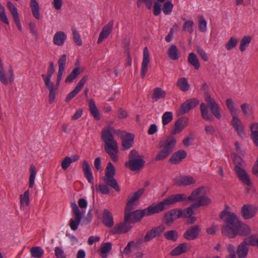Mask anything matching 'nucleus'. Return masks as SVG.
I'll return each instance as SVG.
<instances>
[{
  "mask_svg": "<svg viewBox=\"0 0 258 258\" xmlns=\"http://www.w3.org/2000/svg\"><path fill=\"white\" fill-rule=\"evenodd\" d=\"M112 133L116 134L121 139L122 150H128L133 146L135 136L132 133L115 130L111 127L102 132L101 138L104 143L105 151L110 156L112 160L116 162L118 160L117 154L118 150L117 143L114 140Z\"/></svg>",
  "mask_w": 258,
  "mask_h": 258,
  "instance_id": "nucleus-1",
  "label": "nucleus"
},
{
  "mask_svg": "<svg viewBox=\"0 0 258 258\" xmlns=\"http://www.w3.org/2000/svg\"><path fill=\"white\" fill-rule=\"evenodd\" d=\"M187 123L188 118L185 117H180L175 121L170 132L171 136L167 137L165 140L159 141V148L162 149L156 155L155 161L163 160L172 152L177 142L176 138L173 135L181 132L187 125Z\"/></svg>",
  "mask_w": 258,
  "mask_h": 258,
  "instance_id": "nucleus-2",
  "label": "nucleus"
},
{
  "mask_svg": "<svg viewBox=\"0 0 258 258\" xmlns=\"http://www.w3.org/2000/svg\"><path fill=\"white\" fill-rule=\"evenodd\" d=\"M229 207L225 206V209L220 213V218L224 222L221 228L222 234L230 238H233L237 235V232L240 226L241 221L237 215L229 211Z\"/></svg>",
  "mask_w": 258,
  "mask_h": 258,
  "instance_id": "nucleus-3",
  "label": "nucleus"
},
{
  "mask_svg": "<svg viewBox=\"0 0 258 258\" xmlns=\"http://www.w3.org/2000/svg\"><path fill=\"white\" fill-rule=\"evenodd\" d=\"M64 71V70L58 69L55 85H54L53 83L50 80L51 78L55 71L53 62H50L49 63V66L47 72V75H45V74H42L41 75V77L44 80L45 85L49 91L48 101L50 104H52L55 101L56 95L57 94V90L59 86Z\"/></svg>",
  "mask_w": 258,
  "mask_h": 258,
  "instance_id": "nucleus-4",
  "label": "nucleus"
},
{
  "mask_svg": "<svg viewBox=\"0 0 258 258\" xmlns=\"http://www.w3.org/2000/svg\"><path fill=\"white\" fill-rule=\"evenodd\" d=\"M205 99L207 104L202 103L200 105V111L202 118L207 121H213L214 118L209 112L208 106L210 108L212 113L218 119L221 117L220 108L218 104L215 100L212 98L208 92L204 93Z\"/></svg>",
  "mask_w": 258,
  "mask_h": 258,
  "instance_id": "nucleus-5",
  "label": "nucleus"
},
{
  "mask_svg": "<svg viewBox=\"0 0 258 258\" xmlns=\"http://www.w3.org/2000/svg\"><path fill=\"white\" fill-rule=\"evenodd\" d=\"M115 173L114 166L111 162H108L105 170V175L103 177V180L105 184L111 187L116 191L119 192L120 189L114 178Z\"/></svg>",
  "mask_w": 258,
  "mask_h": 258,
  "instance_id": "nucleus-6",
  "label": "nucleus"
},
{
  "mask_svg": "<svg viewBox=\"0 0 258 258\" xmlns=\"http://www.w3.org/2000/svg\"><path fill=\"white\" fill-rule=\"evenodd\" d=\"M128 161L125 165L131 171H136L141 169L144 165L145 161L135 150H132L128 155Z\"/></svg>",
  "mask_w": 258,
  "mask_h": 258,
  "instance_id": "nucleus-7",
  "label": "nucleus"
},
{
  "mask_svg": "<svg viewBox=\"0 0 258 258\" xmlns=\"http://www.w3.org/2000/svg\"><path fill=\"white\" fill-rule=\"evenodd\" d=\"M71 208L73 213L74 219L72 218L70 221V226L71 229L73 230H76L81 222L82 214L79 207L75 203H72Z\"/></svg>",
  "mask_w": 258,
  "mask_h": 258,
  "instance_id": "nucleus-8",
  "label": "nucleus"
},
{
  "mask_svg": "<svg viewBox=\"0 0 258 258\" xmlns=\"http://www.w3.org/2000/svg\"><path fill=\"white\" fill-rule=\"evenodd\" d=\"M182 212L181 209H173L166 212L164 216V222L166 225H171L173 222L182 217Z\"/></svg>",
  "mask_w": 258,
  "mask_h": 258,
  "instance_id": "nucleus-9",
  "label": "nucleus"
},
{
  "mask_svg": "<svg viewBox=\"0 0 258 258\" xmlns=\"http://www.w3.org/2000/svg\"><path fill=\"white\" fill-rule=\"evenodd\" d=\"M200 103V101L196 98H192L186 100L180 106L178 115H183L189 112L192 108H195Z\"/></svg>",
  "mask_w": 258,
  "mask_h": 258,
  "instance_id": "nucleus-10",
  "label": "nucleus"
},
{
  "mask_svg": "<svg viewBox=\"0 0 258 258\" xmlns=\"http://www.w3.org/2000/svg\"><path fill=\"white\" fill-rule=\"evenodd\" d=\"M201 231V228L199 225L189 226L183 234V237L188 241L197 239Z\"/></svg>",
  "mask_w": 258,
  "mask_h": 258,
  "instance_id": "nucleus-11",
  "label": "nucleus"
},
{
  "mask_svg": "<svg viewBox=\"0 0 258 258\" xmlns=\"http://www.w3.org/2000/svg\"><path fill=\"white\" fill-rule=\"evenodd\" d=\"M168 206V204L165 199L163 201L159 202L158 204H152L151 205L149 206L146 209L147 214L149 216L155 214L159 213L167 209Z\"/></svg>",
  "mask_w": 258,
  "mask_h": 258,
  "instance_id": "nucleus-12",
  "label": "nucleus"
},
{
  "mask_svg": "<svg viewBox=\"0 0 258 258\" xmlns=\"http://www.w3.org/2000/svg\"><path fill=\"white\" fill-rule=\"evenodd\" d=\"M165 227L163 225H160L157 227L152 228L150 230L147 231L144 238V241L148 242L156 237L160 236L164 231Z\"/></svg>",
  "mask_w": 258,
  "mask_h": 258,
  "instance_id": "nucleus-13",
  "label": "nucleus"
},
{
  "mask_svg": "<svg viewBox=\"0 0 258 258\" xmlns=\"http://www.w3.org/2000/svg\"><path fill=\"white\" fill-rule=\"evenodd\" d=\"M88 78L87 75H85L82 78L75 89L67 95L65 99L66 102H69L79 93L86 83Z\"/></svg>",
  "mask_w": 258,
  "mask_h": 258,
  "instance_id": "nucleus-14",
  "label": "nucleus"
},
{
  "mask_svg": "<svg viewBox=\"0 0 258 258\" xmlns=\"http://www.w3.org/2000/svg\"><path fill=\"white\" fill-rule=\"evenodd\" d=\"M131 224L130 222H125L124 220L123 222H120L114 226L111 230V233L112 234L126 233L132 229Z\"/></svg>",
  "mask_w": 258,
  "mask_h": 258,
  "instance_id": "nucleus-15",
  "label": "nucleus"
},
{
  "mask_svg": "<svg viewBox=\"0 0 258 258\" xmlns=\"http://www.w3.org/2000/svg\"><path fill=\"white\" fill-rule=\"evenodd\" d=\"M257 211L256 208L251 205H244L241 208V215L245 219H249L254 216Z\"/></svg>",
  "mask_w": 258,
  "mask_h": 258,
  "instance_id": "nucleus-16",
  "label": "nucleus"
},
{
  "mask_svg": "<svg viewBox=\"0 0 258 258\" xmlns=\"http://www.w3.org/2000/svg\"><path fill=\"white\" fill-rule=\"evenodd\" d=\"M234 170L237 174L239 179L245 185L250 186L251 184L250 178L248 174L242 167L234 166Z\"/></svg>",
  "mask_w": 258,
  "mask_h": 258,
  "instance_id": "nucleus-17",
  "label": "nucleus"
},
{
  "mask_svg": "<svg viewBox=\"0 0 258 258\" xmlns=\"http://www.w3.org/2000/svg\"><path fill=\"white\" fill-rule=\"evenodd\" d=\"M113 26V20H112L103 27L97 40L98 44L101 43L104 39L108 37L112 32Z\"/></svg>",
  "mask_w": 258,
  "mask_h": 258,
  "instance_id": "nucleus-18",
  "label": "nucleus"
},
{
  "mask_svg": "<svg viewBox=\"0 0 258 258\" xmlns=\"http://www.w3.org/2000/svg\"><path fill=\"white\" fill-rule=\"evenodd\" d=\"M150 62V54L148 48L145 47L143 50V58L142 62V68L141 72V76L142 78H144L147 71L148 65Z\"/></svg>",
  "mask_w": 258,
  "mask_h": 258,
  "instance_id": "nucleus-19",
  "label": "nucleus"
},
{
  "mask_svg": "<svg viewBox=\"0 0 258 258\" xmlns=\"http://www.w3.org/2000/svg\"><path fill=\"white\" fill-rule=\"evenodd\" d=\"M168 206L173 205L176 203L185 202L187 203L186 196L183 194L171 195L165 199Z\"/></svg>",
  "mask_w": 258,
  "mask_h": 258,
  "instance_id": "nucleus-20",
  "label": "nucleus"
},
{
  "mask_svg": "<svg viewBox=\"0 0 258 258\" xmlns=\"http://www.w3.org/2000/svg\"><path fill=\"white\" fill-rule=\"evenodd\" d=\"M195 183L194 177L189 175L180 176L175 178V183L178 186H187Z\"/></svg>",
  "mask_w": 258,
  "mask_h": 258,
  "instance_id": "nucleus-21",
  "label": "nucleus"
},
{
  "mask_svg": "<svg viewBox=\"0 0 258 258\" xmlns=\"http://www.w3.org/2000/svg\"><path fill=\"white\" fill-rule=\"evenodd\" d=\"M132 214L133 216L130 217L129 220L127 221L130 222L132 224L140 222L144 216H148L146 208L143 210H137Z\"/></svg>",
  "mask_w": 258,
  "mask_h": 258,
  "instance_id": "nucleus-22",
  "label": "nucleus"
},
{
  "mask_svg": "<svg viewBox=\"0 0 258 258\" xmlns=\"http://www.w3.org/2000/svg\"><path fill=\"white\" fill-rule=\"evenodd\" d=\"M187 153L183 150H180L174 153L170 157L168 162L170 163L177 164L179 163L186 157Z\"/></svg>",
  "mask_w": 258,
  "mask_h": 258,
  "instance_id": "nucleus-23",
  "label": "nucleus"
},
{
  "mask_svg": "<svg viewBox=\"0 0 258 258\" xmlns=\"http://www.w3.org/2000/svg\"><path fill=\"white\" fill-rule=\"evenodd\" d=\"M231 124L236 131L238 135L243 138L245 136V133L244 132V126L242 125L241 121L236 116L232 118L231 120Z\"/></svg>",
  "mask_w": 258,
  "mask_h": 258,
  "instance_id": "nucleus-24",
  "label": "nucleus"
},
{
  "mask_svg": "<svg viewBox=\"0 0 258 258\" xmlns=\"http://www.w3.org/2000/svg\"><path fill=\"white\" fill-rule=\"evenodd\" d=\"M102 223L107 227H112L113 226V217L112 213L108 209L103 210L102 215Z\"/></svg>",
  "mask_w": 258,
  "mask_h": 258,
  "instance_id": "nucleus-25",
  "label": "nucleus"
},
{
  "mask_svg": "<svg viewBox=\"0 0 258 258\" xmlns=\"http://www.w3.org/2000/svg\"><path fill=\"white\" fill-rule=\"evenodd\" d=\"M190 248V246L187 243L180 244L170 252L171 255H178L182 253L188 251Z\"/></svg>",
  "mask_w": 258,
  "mask_h": 258,
  "instance_id": "nucleus-26",
  "label": "nucleus"
},
{
  "mask_svg": "<svg viewBox=\"0 0 258 258\" xmlns=\"http://www.w3.org/2000/svg\"><path fill=\"white\" fill-rule=\"evenodd\" d=\"M249 248L247 246L246 240L243 241L237 247L236 252L239 258L246 257Z\"/></svg>",
  "mask_w": 258,
  "mask_h": 258,
  "instance_id": "nucleus-27",
  "label": "nucleus"
},
{
  "mask_svg": "<svg viewBox=\"0 0 258 258\" xmlns=\"http://www.w3.org/2000/svg\"><path fill=\"white\" fill-rule=\"evenodd\" d=\"M82 169L84 172L85 176L87 180L92 183L93 181V177L92 173L91 170L90 165L86 160H84L83 162Z\"/></svg>",
  "mask_w": 258,
  "mask_h": 258,
  "instance_id": "nucleus-28",
  "label": "nucleus"
},
{
  "mask_svg": "<svg viewBox=\"0 0 258 258\" xmlns=\"http://www.w3.org/2000/svg\"><path fill=\"white\" fill-rule=\"evenodd\" d=\"M67 38V35L62 31H57L53 37V43L54 44L62 46Z\"/></svg>",
  "mask_w": 258,
  "mask_h": 258,
  "instance_id": "nucleus-29",
  "label": "nucleus"
},
{
  "mask_svg": "<svg viewBox=\"0 0 258 258\" xmlns=\"http://www.w3.org/2000/svg\"><path fill=\"white\" fill-rule=\"evenodd\" d=\"M167 54L168 57L173 60L178 59L180 57L178 49L175 44H172L169 47Z\"/></svg>",
  "mask_w": 258,
  "mask_h": 258,
  "instance_id": "nucleus-30",
  "label": "nucleus"
},
{
  "mask_svg": "<svg viewBox=\"0 0 258 258\" xmlns=\"http://www.w3.org/2000/svg\"><path fill=\"white\" fill-rule=\"evenodd\" d=\"M89 109L91 115L93 117L97 120H99L100 119V116L99 112L97 108L94 101L91 99L89 102Z\"/></svg>",
  "mask_w": 258,
  "mask_h": 258,
  "instance_id": "nucleus-31",
  "label": "nucleus"
},
{
  "mask_svg": "<svg viewBox=\"0 0 258 258\" xmlns=\"http://www.w3.org/2000/svg\"><path fill=\"white\" fill-rule=\"evenodd\" d=\"M166 92L160 87L155 88L153 90V93L152 96V99L154 101H157L159 99H163L165 97Z\"/></svg>",
  "mask_w": 258,
  "mask_h": 258,
  "instance_id": "nucleus-32",
  "label": "nucleus"
},
{
  "mask_svg": "<svg viewBox=\"0 0 258 258\" xmlns=\"http://www.w3.org/2000/svg\"><path fill=\"white\" fill-rule=\"evenodd\" d=\"M176 85L183 92L187 91L190 87L187 79L184 77L178 79L176 83Z\"/></svg>",
  "mask_w": 258,
  "mask_h": 258,
  "instance_id": "nucleus-33",
  "label": "nucleus"
},
{
  "mask_svg": "<svg viewBox=\"0 0 258 258\" xmlns=\"http://www.w3.org/2000/svg\"><path fill=\"white\" fill-rule=\"evenodd\" d=\"M135 209L134 203L128 200L124 210V221L127 222L130 217L133 216L132 211Z\"/></svg>",
  "mask_w": 258,
  "mask_h": 258,
  "instance_id": "nucleus-34",
  "label": "nucleus"
},
{
  "mask_svg": "<svg viewBox=\"0 0 258 258\" xmlns=\"http://www.w3.org/2000/svg\"><path fill=\"white\" fill-rule=\"evenodd\" d=\"M188 62L196 70H198L200 67V63L196 55L194 52H191L188 54Z\"/></svg>",
  "mask_w": 258,
  "mask_h": 258,
  "instance_id": "nucleus-35",
  "label": "nucleus"
},
{
  "mask_svg": "<svg viewBox=\"0 0 258 258\" xmlns=\"http://www.w3.org/2000/svg\"><path fill=\"white\" fill-rule=\"evenodd\" d=\"M212 203V200L206 196H200L198 202L194 203V206L199 208L201 206H206Z\"/></svg>",
  "mask_w": 258,
  "mask_h": 258,
  "instance_id": "nucleus-36",
  "label": "nucleus"
},
{
  "mask_svg": "<svg viewBox=\"0 0 258 258\" xmlns=\"http://www.w3.org/2000/svg\"><path fill=\"white\" fill-rule=\"evenodd\" d=\"M30 8L31 9L33 16L37 19L40 18L39 7L36 0H31Z\"/></svg>",
  "mask_w": 258,
  "mask_h": 258,
  "instance_id": "nucleus-37",
  "label": "nucleus"
},
{
  "mask_svg": "<svg viewBox=\"0 0 258 258\" xmlns=\"http://www.w3.org/2000/svg\"><path fill=\"white\" fill-rule=\"evenodd\" d=\"M82 72V71H80L79 68H75L66 79L65 83H68L73 82Z\"/></svg>",
  "mask_w": 258,
  "mask_h": 258,
  "instance_id": "nucleus-38",
  "label": "nucleus"
},
{
  "mask_svg": "<svg viewBox=\"0 0 258 258\" xmlns=\"http://www.w3.org/2000/svg\"><path fill=\"white\" fill-rule=\"evenodd\" d=\"M226 105L229 110L232 118L237 116L236 109L234 106V103L231 98L227 99L226 100Z\"/></svg>",
  "mask_w": 258,
  "mask_h": 258,
  "instance_id": "nucleus-39",
  "label": "nucleus"
},
{
  "mask_svg": "<svg viewBox=\"0 0 258 258\" xmlns=\"http://www.w3.org/2000/svg\"><path fill=\"white\" fill-rule=\"evenodd\" d=\"M164 236L168 240L176 241L178 239V234L177 231L171 230L165 232Z\"/></svg>",
  "mask_w": 258,
  "mask_h": 258,
  "instance_id": "nucleus-40",
  "label": "nucleus"
},
{
  "mask_svg": "<svg viewBox=\"0 0 258 258\" xmlns=\"http://www.w3.org/2000/svg\"><path fill=\"white\" fill-rule=\"evenodd\" d=\"M31 256L34 258H41L44 254V250L40 246L32 247L30 250Z\"/></svg>",
  "mask_w": 258,
  "mask_h": 258,
  "instance_id": "nucleus-41",
  "label": "nucleus"
},
{
  "mask_svg": "<svg viewBox=\"0 0 258 258\" xmlns=\"http://www.w3.org/2000/svg\"><path fill=\"white\" fill-rule=\"evenodd\" d=\"M112 248V244L110 242H106L103 243L100 248L101 253V256L102 258H106L107 255L105 254L111 251Z\"/></svg>",
  "mask_w": 258,
  "mask_h": 258,
  "instance_id": "nucleus-42",
  "label": "nucleus"
},
{
  "mask_svg": "<svg viewBox=\"0 0 258 258\" xmlns=\"http://www.w3.org/2000/svg\"><path fill=\"white\" fill-rule=\"evenodd\" d=\"M203 187L198 188L195 190H194L191 193L189 196H188V197H186L187 203H188L189 201H194L197 200H198L199 198V196L201 193V190H203Z\"/></svg>",
  "mask_w": 258,
  "mask_h": 258,
  "instance_id": "nucleus-43",
  "label": "nucleus"
},
{
  "mask_svg": "<svg viewBox=\"0 0 258 258\" xmlns=\"http://www.w3.org/2000/svg\"><path fill=\"white\" fill-rule=\"evenodd\" d=\"M237 233V235L246 236L250 233V228L248 225L243 224L241 221L240 226Z\"/></svg>",
  "mask_w": 258,
  "mask_h": 258,
  "instance_id": "nucleus-44",
  "label": "nucleus"
},
{
  "mask_svg": "<svg viewBox=\"0 0 258 258\" xmlns=\"http://www.w3.org/2000/svg\"><path fill=\"white\" fill-rule=\"evenodd\" d=\"M251 40V37L250 36H245L241 40L239 49L242 52L244 51L246 47L248 46Z\"/></svg>",
  "mask_w": 258,
  "mask_h": 258,
  "instance_id": "nucleus-45",
  "label": "nucleus"
},
{
  "mask_svg": "<svg viewBox=\"0 0 258 258\" xmlns=\"http://www.w3.org/2000/svg\"><path fill=\"white\" fill-rule=\"evenodd\" d=\"M198 208L197 207L194 206V203H193L191 206L186 208L184 210H182V216L181 218H187L188 217L192 216L194 214V209Z\"/></svg>",
  "mask_w": 258,
  "mask_h": 258,
  "instance_id": "nucleus-46",
  "label": "nucleus"
},
{
  "mask_svg": "<svg viewBox=\"0 0 258 258\" xmlns=\"http://www.w3.org/2000/svg\"><path fill=\"white\" fill-rule=\"evenodd\" d=\"M30 175L29 177V187L32 188L34 184V180L37 170L34 165H31L30 167Z\"/></svg>",
  "mask_w": 258,
  "mask_h": 258,
  "instance_id": "nucleus-47",
  "label": "nucleus"
},
{
  "mask_svg": "<svg viewBox=\"0 0 258 258\" xmlns=\"http://www.w3.org/2000/svg\"><path fill=\"white\" fill-rule=\"evenodd\" d=\"M173 119V114L171 112H165L162 115V124L165 125L170 122Z\"/></svg>",
  "mask_w": 258,
  "mask_h": 258,
  "instance_id": "nucleus-48",
  "label": "nucleus"
},
{
  "mask_svg": "<svg viewBox=\"0 0 258 258\" xmlns=\"http://www.w3.org/2000/svg\"><path fill=\"white\" fill-rule=\"evenodd\" d=\"M173 5L170 1H168L164 4L162 10L165 15H169L172 12Z\"/></svg>",
  "mask_w": 258,
  "mask_h": 258,
  "instance_id": "nucleus-49",
  "label": "nucleus"
},
{
  "mask_svg": "<svg viewBox=\"0 0 258 258\" xmlns=\"http://www.w3.org/2000/svg\"><path fill=\"white\" fill-rule=\"evenodd\" d=\"M20 199L21 205L25 204L26 206H28L29 204V190L25 191L23 195H21Z\"/></svg>",
  "mask_w": 258,
  "mask_h": 258,
  "instance_id": "nucleus-50",
  "label": "nucleus"
},
{
  "mask_svg": "<svg viewBox=\"0 0 258 258\" xmlns=\"http://www.w3.org/2000/svg\"><path fill=\"white\" fill-rule=\"evenodd\" d=\"M7 7L10 11L11 14L13 16V18L19 16L17 9L12 2L9 1L7 2Z\"/></svg>",
  "mask_w": 258,
  "mask_h": 258,
  "instance_id": "nucleus-51",
  "label": "nucleus"
},
{
  "mask_svg": "<svg viewBox=\"0 0 258 258\" xmlns=\"http://www.w3.org/2000/svg\"><path fill=\"white\" fill-rule=\"evenodd\" d=\"M0 20L2 22L8 25L9 24V20L5 12L4 7L0 3Z\"/></svg>",
  "mask_w": 258,
  "mask_h": 258,
  "instance_id": "nucleus-52",
  "label": "nucleus"
},
{
  "mask_svg": "<svg viewBox=\"0 0 258 258\" xmlns=\"http://www.w3.org/2000/svg\"><path fill=\"white\" fill-rule=\"evenodd\" d=\"M144 191V187L139 189L137 191L133 194L132 197L128 200L133 203L136 202L143 195Z\"/></svg>",
  "mask_w": 258,
  "mask_h": 258,
  "instance_id": "nucleus-53",
  "label": "nucleus"
},
{
  "mask_svg": "<svg viewBox=\"0 0 258 258\" xmlns=\"http://www.w3.org/2000/svg\"><path fill=\"white\" fill-rule=\"evenodd\" d=\"M73 39L75 43L78 45L81 46L82 45V41L80 37V35L76 29H72Z\"/></svg>",
  "mask_w": 258,
  "mask_h": 258,
  "instance_id": "nucleus-54",
  "label": "nucleus"
},
{
  "mask_svg": "<svg viewBox=\"0 0 258 258\" xmlns=\"http://www.w3.org/2000/svg\"><path fill=\"white\" fill-rule=\"evenodd\" d=\"M238 42V40L233 37H231L229 41L225 44V48L227 50H229L234 48Z\"/></svg>",
  "mask_w": 258,
  "mask_h": 258,
  "instance_id": "nucleus-55",
  "label": "nucleus"
},
{
  "mask_svg": "<svg viewBox=\"0 0 258 258\" xmlns=\"http://www.w3.org/2000/svg\"><path fill=\"white\" fill-rule=\"evenodd\" d=\"M244 240H246L247 246L250 245L252 246L257 245V237H256L254 235H251L245 238Z\"/></svg>",
  "mask_w": 258,
  "mask_h": 258,
  "instance_id": "nucleus-56",
  "label": "nucleus"
},
{
  "mask_svg": "<svg viewBox=\"0 0 258 258\" xmlns=\"http://www.w3.org/2000/svg\"><path fill=\"white\" fill-rule=\"evenodd\" d=\"M196 49L198 54L200 56L201 58L205 61H207L209 58L204 49L199 46L196 47Z\"/></svg>",
  "mask_w": 258,
  "mask_h": 258,
  "instance_id": "nucleus-57",
  "label": "nucleus"
},
{
  "mask_svg": "<svg viewBox=\"0 0 258 258\" xmlns=\"http://www.w3.org/2000/svg\"><path fill=\"white\" fill-rule=\"evenodd\" d=\"M54 254L56 258H67L64 251L60 247L57 246L55 248Z\"/></svg>",
  "mask_w": 258,
  "mask_h": 258,
  "instance_id": "nucleus-58",
  "label": "nucleus"
},
{
  "mask_svg": "<svg viewBox=\"0 0 258 258\" xmlns=\"http://www.w3.org/2000/svg\"><path fill=\"white\" fill-rule=\"evenodd\" d=\"M241 110L244 115L248 116L251 113V109L247 103H243L241 105Z\"/></svg>",
  "mask_w": 258,
  "mask_h": 258,
  "instance_id": "nucleus-59",
  "label": "nucleus"
},
{
  "mask_svg": "<svg viewBox=\"0 0 258 258\" xmlns=\"http://www.w3.org/2000/svg\"><path fill=\"white\" fill-rule=\"evenodd\" d=\"M233 162L235 164V166H238L243 167L244 164V160L238 155L234 154Z\"/></svg>",
  "mask_w": 258,
  "mask_h": 258,
  "instance_id": "nucleus-60",
  "label": "nucleus"
},
{
  "mask_svg": "<svg viewBox=\"0 0 258 258\" xmlns=\"http://www.w3.org/2000/svg\"><path fill=\"white\" fill-rule=\"evenodd\" d=\"M194 23L192 21H186L183 25V30L189 33L192 32Z\"/></svg>",
  "mask_w": 258,
  "mask_h": 258,
  "instance_id": "nucleus-61",
  "label": "nucleus"
},
{
  "mask_svg": "<svg viewBox=\"0 0 258 258\" xmlns=\"http://www.w3.org/2000/svg\"><path fill=\"white\" fill-rule=\"evenodd\" d=\"M107 184H99L98 188L97 189L100 192L103 194H108L110 192V188L108 186Z\"/></svg>",
  "mask_w": 258,
  "mask_h": 258,
  "instance_id": "nucleus-62",
  "label": "nucleus"
},
{
  "mask_svg": "<svg viewBox=\"0 0 258 258\" xmlns=\"http://www.w3.org/2000/svg\"><path fill=\"white\" fill-rule=\"evenodd\" d=\"M67 59V55L62 54L58 59V69L64 70Z\"/></svg>",
  "mask_w": 258,
  "mask_h": 258,
  "instance_id": "nucleus-63",
  "label": "nucleus"
},
{
  "mask_svg": "<svg viewBox=\"0 0 258 258\" xmlns=\"http://www.w3.org/2000/svg\"><path fill=\"white\" fill-rule=\"evenodd\" d=\"M71 164V160L70 157H66L62 161L61 166L63 170H66L70 166Z\"/></svg>",
  "mask_w": 258,
  "mask_h": 258,
  "instance_id": "nucleus-64",
  "label": "nucleus"
}]
</instances>
